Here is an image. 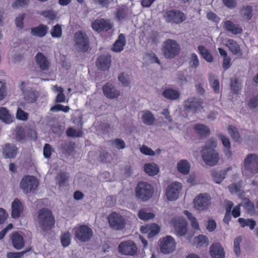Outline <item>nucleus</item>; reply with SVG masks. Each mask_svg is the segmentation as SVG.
I'll use <instances>...</instances> for the list:
<instances>
[{
	"label": "nucleus",
	"mask_w": 258,
	"mask_h": 258,
	"mask_svg": "<svg viewBox=\"0 0 258 258\" xmlns=\"http://www.w3.org/2000/svg\"><path fill=\"white\" fill-rule=\"evenodd\" d=\"M217 146V141L212 138L206 142L201 149V154L202 159L208 166H215L220 160L219 154L216 149Z\"/></svg>",
	"instance_id": "f257e3e1"
},
{
	"label": "nucleus",
	"mask_w": 258,
	"mask_h": 258,
	"mask_svg": "<svg viewBox=\"0 0 258 258\" xmlns=\"http://www.w3.org/2000/svg\"><path fill=\"white\" fill-rule=\"evenodd\" d=\"M55 223L54 217L50 210L42 208L38 211L37 223L43 237H45L48 232L54 227Z\"/></svg>",
	"instance_id": "f03ea898"
},
{
	"label": "nucleus",
	"mask_w": 258,
	"mask_h": 258,
	"mask_svg": "<svg viewBox=\"0 0 258 258\" xmlns=\"http://www.w3.org/2000/svg\"><path fill=\"white\" fill-rule=\"evenodd\" d=\"M153 186L147 182L139 181L135 188V197L139 201L146 202L153 196Z\"/></svg>",
	"instance_id": "7ed1b4c3"
},
{
	"label": "nucleus",
	"mask_w": 258,
	"mask_h": 258,
	"mask_svg": "<svg viewBox=\"0 0 258 258\" xmlns=\"http://www.w3.org/2000/svg\"><path fill=\"white\" fill-rule=\"evenodd\" d=\"M242 170L243 172L250 174L258 173V155L254 153L248 154L244 159Z\"/></svg>",
	"instance_id": "20e7f679"
},
{
	"label": "nucleus",
	"mask_w": 258,
	"mask_h": 258,
	"mask_svg": "<svg viewBox=\"0 0 258 258\" xmlns=\"http://www.w3.org/2000/svg\"><path fill=\"white\" fill-rule=\"evenodd\" d=\"M180 49L175 40L168 39L163 43L162 51L165 58L172 59L179 54Z\"/></svg>",
	"instance_id": "39448f33"
},
{
	"label": "nucleus",
	"mask_w": 258,
	"mask_h": 258,
	"mask_svg": "<svg viewBox=\"0 0 258 258\" xmlns=\"http://www.w3.org/2000/svg\"><path fill=\"white\" fill-rule=\"evenodd\" d=\"M39 184L37 179L33 176H25L20 182V187L27 194L33 192Z\"/></svg>",
	"instance_id": "423d86ee"
},
{
	"label": "nucleus",
	"mask_w": 258,
	"mask_h": 258,
	"mask_svg": "<svg viewBox=\"0 0 258 258\" xmlns=\"http://www.w3.org/2000/svg\"><path fill=\"white\" fill-rule=\"evenodd\" d=\"M74 47L78 51L86 52L90 47L89 39L86 33H75Z\"/></svg>",
	"instance_id": "0eeeda50"
},
{
	"label": "nucleus",
	"mask_w": 258,
	"mask_h": 258,
	"mask_svg": "<svg viewBox=\"0 0 258 258\" xmlns=\"http://www.w3.org/2000/svg\"><path fill=\"white\" fill-rule=\"evenodd\" d=\"M110 227L115 230H122L126 225L125 219L120 214L112 213L108 217Z\"/></svg>",
	"instance_id": "6e6552de"
},
{
	"label": "nucleus",
	"mask_w": 258,
	"mask_h": 258,
	"mask_svg": "<svg viewBox=\"0 0 258 258\" xmlns=\"http://www.w3.org/2000/svg\"><path fill=\"white\" fill-rule=\"evenodd\" d=\"M203 100L197 97H189L184 102V108L188 112L195 113L203 107Z\"/></svg>",
	"instance_id": "1a4fd4ad"
},
{
	"label": "nucleus",
	"mask_w": 258,
	"mask_h": 258,
	"mask_svg": "<svg viewBox=\"0 0 258 258\" xmlns=\"http://www.w3.org/2000/svg\"><path fill=\"white\" fill-rule=\"evenodd\" d=\"M160 248L161 251L164 254L173 252L176 247V242L171 236H166L160 240Z\"/></svg>",
	"instance_id": "9d476101"
},
{
	"label": "nucleus",
	"mask_w": 258,
	"mask_h": 258,
	"mask_svg": "<svg viewBox=\"0 0 258 258\" xmlns=\"http://www.w3.org/2000/svg\"><path fill=\"white\" fill-rule=\"evenodd\" d=\"M137 246L132 240L121 242L118 245V251L125 255H134L137 252Z\"/></svg>",
	"instance_id": "9b49d317"
},
{
	"label": "nucleus",
	"mask_w": 258,
	"mask_h": 258,
	"mask_svg": "<svg viewBox=\"0 0 258 258\" xmlns=\"http://www.w3.org/2000/svg\"><path fill=\"white\" fill-rule=\"evenodd\" d=\"M164 17L167 22L176 24H180L185 19L184 14L177 10L167 11Z\"/></svg>",
	"instance_id": "f8f14e48"
},
{
	"label": "nucleus",
	"mask_w": 258,
	"mask_h": 258,
	"mask_svg": "<svg viewBox=\"0 0 258 258\" xmlns=\"http://www.w3.org/2000/svg\"><path fill=\"white\" fill-rule=\"evenodd\" d=\"M76 237L82 242L89 241L93 236V231L88 226L83 225L76 231Z\"/></svg>",
	"instance_id": "ddd939ff"
},
{
	"label": "nucleus",
	"mask_w": 258,
	"mask_h": 258,
	"mask_svg": "<svg viewBox=\"0 0 258 258\" xmlns=\"http://www.w3.org/2000/svg\"><path fill=\"white\" fill-rule=\"evenodd\" d=\"M181 187V184L177 182H175L169 185L166 189V196L168 200L169 201L176 200L178 197V194Z\"/></svg>",
	"instance_id": "4468645a"
},
{
	"label": "nucleus",
	"mask_w": 258,
	"mask_h": 258,
	"mask_svg": "<svg viewBox=\"0 0 258 258\" xmlns=\"http://www.w3.org/2000/svg\"><path fill=\"white\" fill-rule=\"evenodd\" d=\"M210 198L208 194H201L194 200L195 207L199 211L205 210L209 206Z\"/></svg>",
	"instance_id": "2eb2a0df"
},
{
	"label": "nucleus",
	"mask_w": 258,
	"mask_h": 258,
	"mask_svg": "<svg viewBox=\"0 0 258 258\" xmlns=\"http://www.w3.org/2000/svg\"><path fill=\"white\" fill-rule=\"evenodd\" d=\"M104 96L109 99L117 98L120 95V92L110 83H106L102 87Z\"/></svg>",
	"instance_id": "dca6fc26"
},
{
	"label": "nucleus",
	"mask_w": 258,
	"mask_h": 258,
	"mask_svg": "<svg viewBox=\"0 0 258 258\" xmlns=\"http://www.w3.org/2000/svg\"><path fill=\"white\" fill-rule=\"evenodd\" d=\"M111 61V56L109 54H102L97 58L96 65L99 70L106 71L110 68Z\"/></svg>",
	"instance_id": "f3484780"
},
{
	"label": "nucleus",
	"mask_w": 258,
	"mask_h": 258,
	"mask_svg": "<svg viewBox=\"0 0 258 258\" xmlns=\"http://www.w3.org/2000/svg\"><path fill=\"white\" fill-rule=\"evenodd\" d=\"M17 153L18 148L13 144H6L3 148V154L5 158H14Z\"/></svg>",
	"instance_id": "a211bd4d"
},
{
	"label": "nucleus",
	"mask_w": 258,
	"mask_h": 258,
	"mask_svg": "<svg viewBox=\"0 0 258 258\" xmlns=\"http://www.w3.org/2000/svg\"><path fill=\"white\" fill-rule=\"evenodd\" d=\"M92 28L94 31H107L112 28V25L108 20L103 19L95 20L92 24Z\"/></svg>",
	"instance_id": "6ab92c4d"
},
{
	"label": "nucleus",
	"mask_w": 258,
	"mask_h": 258,
	"mask_svg": "<svg viewBox=\"0 0 258 258\" xmlns=\"http://www.w3.org/2000/svg\"><path fill=\"white\" fill-rule=\"evenodd\" d=\"M174 227L176 234L179 236H184L187 232V223L184 219L175 220Z\"/></svg>",
	"instance_id": "aec40b11"
},
{
	"label": "nucleus",
	"mask_w": 258,
	"mask_h": 258,
	"mask_svg": "<svg viewBox=\"0 0 258 258\" xmlns=\"http://www.w3.org/2000/svg\"><path fill=\"white\" fill-rule=\"evenodd\" d=\"M210 253L212 258H225L224 249L219 243H213L210 246Z\"/></svg>",
	"instance_id": "412c9836"
},
{
	"label": "nucleus",
	"mask_w": 258,
	"mask_h": 258,
	"mask_svg": "<svg viewBox=\"0 0 258 258\" xmlns=\"http://www.w3.org/2000/svg\"><path fill=\"white\" fill-rule=\"evenodd\" d=\"M23 205L20 201L15 199L12 203V217L15 219L20 217L23 211Z\"/></svg>",
	"instance_id": "4be33fe9"
},
{
	"label": "nucleus",
	"mask_w": 258,
	"mask_h": 258,
	"mask_svg": "<svg viewBox=\"0 0 258 258\" xmlns=\"http://www.w3.org/2000/svg\"><path fill=\"white\" fill-rule=\"evenodd\" d=\"M58 149L61 153L66 156H69L75 149V144L70 141H63L59 145Z\"/></svg>",
	"instance_id": "5701e85b"
},
{
	"label": "nucleus",
	"mask_w": 258,
	"mask_h": 258,
	"mask_svg": "<svg viewBox=\"0 0 258 258\" xmlns=\"http://www.w3.org/2000/svg\"><path fill=\"white\" fill-rule=\"evenodd\" d=\"M12 242L14 247L17 250L22 249L25 245L23 237L18 232L14 233L11 237Z\"/></svg>",
	"instance_id": "b1692460"
},
{
	"label": "nucleus",
	"mask_w": 258,
	"mask_h": 258,
	"mask_svg": "<svg viewBox=\"0 0 258 258\" xmlns=\"http://www.w3.org/2000/svg\"><path fill=\"white\" fill-rule=\"evenodd\" d=\"M229 170V168H226L220 171L213 170L211 171V174L214 181L216 183L219 184L225 179V176Z\"/></svg>",
	"instance_id": "393cba45"
},
{
	"label": "nucleus",
	"mask_w": 258,
	"mask_h": 258,
	"mask_svg": "<svg viewBox=\"0 0 258 258\" xmlns=\"http://www.w3.org/2000/svg\"><path fill=\"white\" fill-rule=\"evenodd\" d=\"M194 128L196 131L201 139H204L210 134V129L208 126L203 124H196L194 125Z\"/></svg>",
	"instance_id": "a878e982"
},
{
	"label": "nucleus",
	"mask_w": 258,
	"mask_h": 258,
	"mask_svg": "<svg viewBox=\"0 0 258 258\" xmlns=\"http://www.w3.org/2000/svg\"><path fill=\"white\" fill-rule=\"evenodd\" d=\"M162 94L165 98L170 100H175L180 96V93L178 91L170 88L165 89Z\"/></svg>",
	"instance_id": "bb28decb"
},
{
	"label": "nucleus",
	"mask_w": 258,
	"mask_h": 258,
	"mask_svg": "<svg viewBox=\"0 0 258 258\" xmlns=\"http://www.w3.org/2000/svg\"><path fill=\"white\" fill-rule=\"evenodd\" d=\"M35 59L40 68L42 70H47L49 63L46 57L41 52H38L35 56Z\"/></svg>",
	"instance_id": "cd10ccee"
},
{
	"label": "nucleus",
	"mask_w": 258,
	"mask_h": 258,
	"mask_svg": "<svg viewBox=\"0 0 258 258\" xmlns=\"http://www.w3.org/2000/svg\"><path fill=\"white\" fill-rule=\"evenodd\" d=\"M144 169L145 172L149 176L157 175L159 172L158 165L153 162L145 164L144 166Z\"/></svg>",
	"instance_id": "c85d7f7f"
},
{
	"label": "nucleus",
	"mask_w": 258,
	"mask_h": 258,
	"mask_svg": "<svg viewBox=\"0 0 258 258\" xmlns=\"http://www.w3.org/2000/svg\"><path fill=\"white\" fill-rule=\"evenodd\" d=\"M125 38L124 36L121 33L118 39L113 44L112 50L115 52H120L123 50L124 46L125 45Z\"/></svg>",
	"instance_id": "c756f323"
},
{
	"label": "nucleus",
	"mask_w": 258,
	"mask_h": 258,
	"mask_svg": "<svg viewBox=\"0 0 258 258\" xmlns=\"http://www.w3.org/2000/svg\"><path fill=\"white\" fill-rule=\"evenodd\" d=\"M24 99L30 103H33L35 102L38 97V92L33 90H30L24 92Z\"/></svg>",
	"instance_id": "7c9ffc66"
},
{
	"label": "nucleus",
	"mask_w": 258,
	"mask_h": 258,
	"mask_svg": "<svg viewBox=\"0 0 258 258\" xmlns=\"http://www.w3.org/2000/svg\"><path fill=\"white\" fill-rule=\"evenodd\" d=\"M142 118L143 123L147 125H153L155 120L153 114L149 110H144L143 111Z\"/></svg>",
	"instance_id": "2f4dec72"
},
{
	"label": "nucleus",
	"mask_w": 258,
	"mask_h": 258,
	"mask_svg": "<svg viewBox=\"0 0 258 258\" xmlns=\"http://www.w3.org/2000/svg\"><path fill=\"white\" fill-rule=\"evenodd\" d=\"M0 119L6 123L13 121V117L6 107H0Z\"/></svg>",
	"instance_id": "473e14b6"
},
{
	"label": "nucleus",
	"mask_w": 258,
	"mask_h": 258,
	"mask_svg": "<svg viewBox=\"0 0 258 258\" xmlns=\"http://www.w3.org/2000/svg\"><path fill=\"white\" fill-rule=\"evenodd\" d=\"M190 168V164L186 160H180L177 165L178 171L184 175H186L189 172Z\"/></svg>",
	"instance_id": "72a5a7b5"
},
{
	"label": "nucleus",
	"mask_w": 258,
	"mask_h": 258,
	"mask_svg": "<svg viewBox=\"0 0 258 258\" xmlns=\"http://www.w3.org/2000/svg\"><path fill=\"white\" fill-rule=\"evenodd\" d=\"M198 50L203 58L208 62L213 61L214 58L210 51L204 46H198Z\"/></svg>",
	"instance_id": "f704fd0d"
},
{
	"label": "nucleus",
	"mask_w": 258,
	"mask_h": 258,
	"mask_svg": "<svg viewBox=\"0 0 258 258\" xmlns=\"http://www.w3.org/2000/svg\"><path fill=\"white\" fill-rule=\"evenodd\" d=\"M228 132L234 141L239 142L241 139L240 135L238 129L234 126L230 125L228 127Z\"/></svg>",
	"instance_id": "c9c22d12"
},
{
	"label": "nucleus",
	"mask_w": 258,
	"mask_h": 258,
	"mask_svg": "<svg viewBox=\"0 0 258 258\" xmlns=\"http://www.w3.org/2000/svg\"><path fill=\"white\" fill-rule=\"evenodd\" d=\"M224 27L226 30L231 32H242V29L238 26L235 25L231 21H226L224 24Z\"/></svg>",
	"instance_id": "e433bc0d"
},
{
	"label": "nucleus",
	"mask_w": 258,
	"mask_h": 258,
	"mask_svg": "<svg viewBox=\"0 0 258 258\" xmlns=\"http://www.w3.org/2000/svg\"><path fill=\"white\" fill-rule=\"evenodd\" d=\"M209 80L211 86L216 93H219L220 91L219 81L212 73L209 74Z\"/></svg>",
	"instance_id": "4c0bfd02"
},
{
	"label": "nucleus",
	"mask_w": 258,
	"mask_h": 258,
	"mask_svg": "<svg viewBox=\"0 0 258 258\" xmlns=\"http://www.w3.org/2000/svg\"><path fill=\"white\" fill-rule=\"evenodd\" d=\"M238 221L242 227L247 226L251 230L253 229L256 225V222L252 219H245L243 218H239Z\"/></svg>",
	"instance_id": "58836bf2"
},
{
	"label": "nucleus",
	"mask_w": 258,
	"mask_h": 258,
	"mask_svg": "<svg viewBox=\"0 0 258 258\" xmlns=\"http://www.w3.org/2000/svg\"><path fill=\"white\" fill-rule=\"evenodd\" d=\"M230 87L231 91L235 94H238L241 89V83L236 78H232L230 79Z\"/></svg>",
	"instance_id": "ea45409f"
},
{
	"label": "nucleus",
	"mask_w": 258,
	"mask_h": 258,
	"mask_svg": "<svg viewBox=\"0 0 258 258\" xmlns=\"http://www.w3.org/2000/svg\"><path fill=\"white\" fill-rule=\"evenodd\" d=\"M252 9L251 6L243 7L241 10V14L243 19L246 21L249 20L252 16Z\"/></svg>",
	"instance_id": "a19ab883"
},
{
	"label": "nucleus",
	"mask_w": 258,
	"mask_h": 258,
	"mask_svg": "<svg viewBox=\"0 0 258 258\" xmlns=\"http://www.w3.org/2000/svg\"><path fill=\"white\" fill-rule=\"evenodd\" d=\"M57 184L59 187L64 186L67 185V182L69 179V176L65 172L60 173L56 177Z\"/></svg>",
	"instance_id": "79ce46f5"
},
{
	"label": "nucleus",
	"mask_w": 258,
	"mask_h": 258,
	"mask_svg": "<svg viewBox=\"0 0 258 258\" xmlns=\"http://www.w3.org/2000/svg\"><path fill=\"white\" fill-rule=\"evenodd\" d=\"M31 247L28 248L20 252H9L7 254V258H21L24 254L31 250Z\"/></svg>",
	"instance_id": "37998d69"
},
{
	"label": "nucleus",
	"mask_w": 258,
	"mask_h": 258,
	"mask_svg": "<svg viewBox=\"0 0 258 258\" xmlns=\"http://www.w3.org/2000/svg\"><path fill=\"white\" fill-rule=\"evenodd\" d=\"M139 218L143 220L152 219L155 217V214L153 213L147 212L144 210H141L138 213Z\"/></svg>",
	"instance_id": "c03bdc74"
},
{
	"label": "nucleus",
	"mask_w": 258,
	"mask_h": 258,
	"mask_svg": "<svg viewBox=\"0 0 258 258\" xmlns=\"http://www.w3.org/2000/svg\"><path fill=\"white\" fill-rule=\"evenodd\" d=\"M226 45L229 50L234 54H237L239 51V47L235 41L233 40L227 41Z\"/></svg>",
	"instance_id": "a18cd8bd"
},
{
	"label": "nucleus",
	"mask_w": 258,
	"mask_h": 258,
	"mask_svg": "<svg viewBox=\"0 0 258 258\" xmlns=\"http://www.w3.org/2000/svg\"><path fill=\"white\" fill-rule=\"evenodd\" d=\"M67 135L68 137L78 138L83 135V132L81 130H76L73 128L70 127L66 131Z\"/></svg>",
	"instance_id": "49530a36"
},
{
	"label": "nucleus",
	"mask_w": 258,
	"mask_h": 258,
	"mask_svg": "<svg viewBox=\"0 0 258 258\" xmlns=\"http://www.w3.org/2000/svg\"><path fill=\"white\" fill-rule=\"evenodd\" d=\"M160 231L159 226L156 224H152L149 225V232L148 234V238H152L156 235Z\"/></svg>",
	"instance_id": "de8ad7c7"
},
{
	"label": "nucleus",
	"mask_w": 258,
	"mask_h": 258,
	"mask_svg": "<svg viewBox=\"0 0 258 258\" xmlns=\"http://www.w3.org/2000/svg\"><path fill=\"white\" fill-rule=\"evenodd\" d=\"M242 240L241 236L235 238L234 240V251L237 256H239L240 253V244Z\"/></svg>",
	"instance_id": "09e8293b"
},
{
	"label": "nucleus",
	"mask_w": 258,
	"mask_h": 258,
	"mask_svg": "<svg viewBox=\"0 0 258 258\" xmlns=\"http://www.w3.org/2000/svg\"><path fill=\"white\" fill-rule=\"evenodd\" d=\"M195 239L198 246H207L209 243L208 237L204 235H199Z\"/></svg>",
	"instance_id": "8fccbe9b"
},
{
	"label": "nucleus",
	"mask_w": 258,
	"mask_h": 258,
	"mask_svg": "<svg viewBox=\"0 0 258 258\" xmlns=\"http://www.w3.org/2000/svg\"><path fill=\"white\" fill-rule=\"evenodd\" d=\"M70 109L69 106H63L61 104H57L51 107L50 111L52 112L62 111L64 112H68L70 110Z\"/></svg>",
	"instance_id": "3c124183"
},
{
	"label": "nucleus",
	"mask_w": 258,
	"mask_h": 258,
	"mask_svg": "<svg viewBox=\"0 0 258 258\" xmlns=\"http://www.w3.org/2000/svg\"><path fill=\"white\" fill-rule=\"evenodd\" d=\"M61 242L63 247H67L70 244L71 235L69 232H67L62 235Z\"/></svg>",
	"instance_id": "603ef678"
},
{
	"label": "nucleus",
	"mask_w": 258,
	"mask_h": 258,
	"mask_svg": "<svg viewBox=\"0 0 258 258\" xmlns=\"http://www.w3.org/2000/svg\"><path fill=\"white\" fill-rule=\"evenodd\" d=\"M29 114L24 111L21 108H18L16 117L17 119L21 120H27L28 118Z\"/></svg>",
	"instance_id": "864d4df0"
},
{
	"label": "nucleus",
	"mask_w": 258,
	"mask_h": 258,
	"mask_svg": "<svg viewBox=\"0 0 258 258\" xmlns=\"http://www.w3.org/2000/svg\"><path fill=\"white\" fill-rule=\"evenodd\" d=\"M147 38L148 43H151L152 44L157 45L159 42V36L158 33H149Z\"/></svg>",
	"instance_id": "5fc2aeb1"
},
{
	"label": "nucleus",
	"mask_w": 258,
	"mask_h": 258,
	"mask_svg": "<svg viewBox=\"0 0 258 258\" xmlns=\"http://www.w3.org/2000/svg\"><path fill=\"white\" fill-rule=\"evenodd\" d=\"M218 137L221 140L222 145L225 148H231L230 140L228 137L220 134L218 135Z\"/></svg>",
	"instance_id": "6e6d98bb"
},
{
	"label": "nucleus",
	"mask_w": 258,
	"mask_h": 258,
	"mask_svg": "<svg viewBox=\"0 0 258 258\" xmlns=\"http://www.w3.org/2000/svg\"><path fill=\"white\" fill-rule=\"evenodd\" d=\"M244 207L248 214L251 215L254 214L255 211L254 204L248 199L245 202Z\"/></svg>",
	"instance_id": "4d7b16f0"
},
{
	"label": "nucleus",
	"mask_w": 258,
	"mask_h": 258,
	"mask_svg": "<svg viewBox=\"0 0 258 258\" xmlns=\"http://www.w3.org/2000/svg\"><path fill=\"white\" fill-rule=\"evenodd\" d=\"M16 139L18 141H21L25 139V133L22 127H18L16 131Z\"/></svg>",
	"instance_id": "13d9d810"
},
{
	"label": "nucleus",
	"mask_w": 258,
	"mask_h": 258,
	"mask_svg": "<svg viewBox=\"0 0 258 258\" xmlns=\"http://www.w3.org/2000/svg\"><path fill=\"white\" fill-rule=\"evenodd\" d=\"M140 151L142 154L146 155L153 156L155 155V152L152 149L145 145H143L140 148Z\"/></svg>",
	"instance_id": "bf43d9fd"
},
{
	"label": "nucleus",
	"mask_w": 258,
	"mask_h": 258,
	"mask_svg": "<svg viewBox=\"0 0 258 258\" xmlns=\"http://www.w3.org/2000/svg\"><path fill=\"white\" fill-rule=\"evenodd\" d=\"M42 15L50 20H54L57 16L56 13L52 10H47L42 12Z\"/></svg>",
	"instance_id": "052dcab7"
},
{
	"label": "nucleus",
	"mask_w": 258,
	"mask_h": 258,
	"mask_svg": "<svg viewBox=\"0 0 258 258\" xmlns=\"http://www.w3.org/2000/svg\"><path fill=\"white\" fill-rule=\"evenodd\" d=\"M118 79L124 86H127L130 84L128 76L125 75L124 73L120 74L118 77Z\"/></svg>",
	"instance_id": "680f3d73"
},
{
	"label": "nucleus",
	"mask_w": 258,
	"mask_h": 258,
	"mask_svg": "<svg viewBox=\"0 0 258 258\" xmlns=\"http://www.w3.org/2000/svg\"><path fill=\"white\" fill-rule=\"evenodd\" d=\"M199 65V59L196 53H192L190 60V67L197 68Z\"/></svg>",
	"instance_id": "e2e57ef3"
},
{
	"label": "nucleus",
	"mask_w": 258,
	"mask_h": 258,
	"mask_svg": "<svg viewBox=\"0 0 258 258\" xmlns=\"http://www.w3.org/2000/svg\"><path fill=\"white\" fill-rule=\"evenodd\" d=\"M53 150L49 144H45L43 147V155L45 158H49Z\"/></svg>",
	"instance_id": "0e129e2a"
},
{
	"label": "nucleus",
	"mask_w": 258,
	"mask_h": 258,
	"mask_svg": "<svg viewBox=\"0 0 258 258\" xmlns=\"http://www.w3.org/2000/svg\"><path fill=\"white\" fill-rule=\"evenodd\" d=\"M258 106V95L251 98L248 103V106L249 108L252 109L255 108Z\"/></svg>",
	"instance_id": "69168bd1"
},
{
	"label": "nucleus",
	"mask_w": 258,
	"mask_h": 258,
	"mask_svg": "<svg viewBox=\"0 0 258 258\" xmlns=\"http://www.w3.org/2000/svg\"><path fill=\"white\" fill-rule=\"evenodd\" d=\"M48 27L44 25L40 24L38 26L34 27L31 29V32H47Z\"/></svg>",
	"instance_id": "338daca9"
},
{
	"label": "nucleus",
	"mask_w": 258,
	"mask_h": 258,
	"mask_svg": "<svg viewBox=\"0 0 258 258\" xmlns=\"http://www.w3.org/2000/svg\"><path fill=\"white\" fill-rule=\"evenodd\" d=\"M25 17L24 14H21L16 17L15 24L18 28H22L23 27V20Z\"/></svg>",
	"instance_id": "774afa93"
}]
</instances>
